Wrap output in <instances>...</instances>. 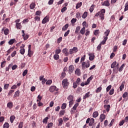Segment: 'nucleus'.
Instances as JSON below:
<instances>
[{
	"label": "nucleus",
	"mask_w": 128,
	"mask_h": 128,
	"mask_svg": "<svg viewBox=\"0 0 128 128\" xmlns=\"http://www.w3.org/2000/svg\"><path fill=\"white\" fill-rule=\"evenodd\" d=\"M7 108H12V102H9L7 104Z\"/></svg>",
	"instance_id": "nucleus-15"
},
{
	"label": "nucleus",
	"mask_w": 128,
	"mask_h": 128,
	"mask_svg": "<svg viewBox=\"0 0 128 128\" xmlns=\"http://www.w3.org/2000/svg\"><path fill=\"white\" fill-rule=\"evenodd\" d=\"M50 17L48 16H46L42 20V24H45L46 22H48Z\"/></svg>",
	"instance_id": "nucleus-4"
},
{
	"label": "nucleus",
	"mask_w": 128,
	"mask_h": 128,
	"mask_svg": "<svg viewBox=\"0 0 128 128\" xmlns=\"http://www.w3.org/2000/svg\"><path fill=\"white\" fill-rule=\"evenodd\" d=\"M110 88H112V85H110L106 88V92H110Z\"/></svg>",
	"instance_id": "nucleus-60"
},
{
	"label": "nucleus",
	"mask_w": 128,
	"mask_h": 128,
	"mask_svg": "<svg viewBox=\"0 0 128 128\" xmlns=\"http://www.w3.org/2000/svg\"><path fill=\"white\" fill-rule=\"evenodd\" d=\"M98 34H100V30H94V36H98Z\"/></svg>",
	"instance_id": "nucleus-32"
},
{
	"label": "nucleus",
	"mask_w": 128,
	"mask_h": 128,
	"mask_svg": "<svg viewBox=\"0 0 128 128\" xmlns=\"http://www.w3.org/2000/svg\"><path fill=\"white\" fill-rule=\"evenodd\" d=\"M82 2L77 3L76 5V8L78 10V8H80V6H82Z\"/></svg>",
	"instance_id": "nucleus-24"
},
{
	"label": "nucleus",
	"mask_w": 128,
	"mask_h": 128,
	"mask_svg": "<svg viewBox=\"0 0 128 128\" xmlns=\"http://www.w3.org/2000/svg\"><path fill=\"white\" fill-rule=\"evenodd\" d=\"M102 6H110V2L108 0L104 1V2L102 3Z\"/></svg>",
	"instance_id": "nucleus-6"
},
{
	"label": "nucleus",
	"mask_w": 128,
	"mask_h": 128,
	"mask_svg": "<svg viewBox=\"0 0 128 128\" xmlns=\"http://www.w3.org/2000/svg\"><path fill=\"white\" fill-rule=\"evenodd\" d=\"M73 88H78V83L74 82L73 83Z\"/></svg>",
	"instance_id": "nucleus-50"
},
{
	"label": "nucleus",
	"mask_w": 128,
	"mask_h": 128,
	"mask_svg": "<svg viewBox=\"0 0 128 128\" xmlns=\"http://www.w3.org/2000/svg\"><path fill=\"white\" fill-rule=\"evenodd\" d=\"M14 40H15L14 39H11L9 40V42H8V44H14Z\"/></svg>",
	"instance_id": "nucleus-33"
},
{
	"label": "nucleus",
	"mask_w": 128,
	"mask_h": 128,
	"mask_svg": "<svg viewBox=\"0 0 128 128\" xmlns=\"http://www.w3.org/2000/svg\"><path fill=\"white\" fill-rule=\"evenodd\" d=\"M127 96H128V92H125L122 95V98H127Z\"/></svg>",
	"instance_id": "nucleus-54"
},
{
	"label": "nucleus",
	"mask_w": 128,
	"mask_h": 128,
	"mask_svg": "<svg viewBox=\"0 0 128 128\" xmlns=\"http://www.w3.org/2000/svg\"><path fill=\"white\" fill-rule=\"evenodd\" d=\"M48 117H46L45 118L44 120H43V122L44 124H48Z\"/></svg>",
	"instance_id": "nucleus-46"
},
{
	"label": "nucleus",
	"mask_w": 128,
	"mask_h": 128,
	"mask_svg": "<svg viewBox=\"0 0 128 128\" xmlns=\"http://www.w3.org/2000/svg\"><path fill=\"white\" fill-rule=\"evenodd\" d=\"M36 8V4L32 2L30 4V10H34Z\"/></svg>",
	"instance_id": "nucleus-26"
},
{
	"label": "nucleus",
	"mask_w": 128,
	"mask_h": 128,
	"mask_svg": "<svg viewBox=\"0 0 128 128\" xmlns=\"http://www.w3.org/2000/svg\"><path fill=\"white\" fill-rule=\"evenodd\" d=\"M104 108L105 110H106V112H109L110 111V105H104Z\"/></svg>",
	"instance_id": "nucleus-13"
},
{
	"label": "nucleus",
	"mask_w": 128,
	"mask_h": 128,
	"mask_svg": "<svg viewBox=\"0 0 128 128\" xmlns=\"http://www.w3.org/2000/svg\"><path fill=\"white\" fill-rule=\"evenodd\" d=\"M92 116L93 118H98V111L94 112Z\"/></svg>",
	"instance_id": "nucleus-17"
},
{
	"label": "nucleus",
	"mask_w": 128,
	"mask_h": 128,
	"mask_svg": "<svg viewBox=\"0 0 128 128\" xmlns=\"http://www.w3.org/2000/svg\"><path fill=\"white\" fill-rule=\"evenodd\" d=\"M14 96V98H16V96H20V90H17L15 92Z\"/></svg>",
	"instance_id": "nucleus-34"
},
{
	"label": "nucleus",
	"mask_w": 128,
	"mask_h": 128,
	"mask_svg": "<svg viewBox=\"0 0 128 128\" xmlns=\"http://www.w3.org/2000/svg\"><path fill=\"white\" fill-rule=\"evenodd\" d=\"M64 76H66V73L64 72H62L61 74L60 78H64Z\"/></svg>",
	"instance_id": "nucleus-59"
},
{
	"label": "nucleus",
	"mask_w": 128,
	"mask_h": 128,
	"mask_svg": "<svg viewBox=\"0 0 128 128\" xmlns=\"http://www.w3.org/2000/svg\"><path fill=\"white\" fill-rule=\"evenodd\" d=\"M116 65V62H114L112 64H111V68H114V66Z\"/></svg>",
	"instance_id": "nucleus-39"
},
{
	"label": "nucleus",
	"mask_w": 128,
	"mask_h": 128,
	"mask_svg": "<svg viewBox=\"0 0 128 128\" xmlns=\"http://www.w3.org/2000/svg\"><path fill=\"white\" fill-rule=\"evenodd\" d=\"M90 60H88L86 62H86H83L82 64V70H86V68H90Z\"/></svg>",
	"instance_id": "nucleus-2"
},
{
	"label": "nucleus",
	"mask_w": 128,
	"mask_h": 128,
	"mask_svg": "<svg viewBox=\"0 0 128 128\" xmlns=\"http://www.w3.org/2000/svg\"><path fill=\"white\" fill-rule=\"evenodd\" d=\"M10 128V124L8 122H5V124L3 125V128Z\"/></svg>",
	"instance_id": "nucleus-29"
},
{
	"label": "nucleus",
	"mask_w": 128,
	"mask_h": 128,
	"mask_svg": "<svg viewBox=\"0 0 128 128\" xmlns=\"http://www.w3.org/2000/svg\"><path fill=\"white\" fill-rule=\"evenodd\" d=\"M14 120H16V117L14 116H12L10 117V122L11 124H12V122H14Z\"/></svg>",
	"instance_id": "nucleus-23"
},
{
	"label": "nucleus",
	"mask_w": 128,
	"mask_h": 128,
	"mask_svg": "<svg viewBox=\"0 0 128 128\" xmlns=\"http://www.w3.org/2000/svg\"><path fill=\"white\" fill-rule=\"evenodd\" d=\"M16 28L20 30V28H22V25L20 24V23L16 24Z\"/></svg>",
	"instance_id": "nucleus-36"
},
{
	"label": "nucleus",
	"mask_w": 128,
	"mask_h": 128,
	"mask_svg": "<svg viewBox=\"0 0 128 128\" xmlns=\"http://www.w3.org/2000/svg\"><path fill=\"white\" fill-rule=\"evenodd\" d=\"M24 126V122H20L18 125V128H22Z\"/></svg>",
	"instance_id": "nucleus-53"
},
{
	"label": "nucleus",
	"mask_w": 128,
	"mask_h": 128,
	"mask_svg": "<svg viewBox=\"0 0 128 128\" xmlns=\"http://www.w3.org/2000/svg\"><path fill=\"white\" fill-rule=\"evenodd\" d=\"M88 56L90 60H94V54H88Z\"/></svg>",
	"instance_id": "nucleus-8"
},
{
	"label": "nucleus",
	"mask_w": 128,
	"mask_h": 128,
	"mask_svg": "<svg viewBox=\"0 0 128 128\" xmlns=\"http://www.w3.org/2000/svg\"><path fill=\"white\" fill-rule=\"evenodd\" d=\"M94 124V118H92L90 120V122H89L88 126H92Z\"/></svg>",
	"instance_id": "nucleus-12"
},
{
	"label": "nucleus",
	"mask_w": 128,
	"mask_h": 128,
	"mask_svg": "<svg viewBox=\"0 0 128 128\" xmlns=\"http://www.w3.org/2000/svg\"><path fill=\"white\" fill-rule=\"evenodd\" d=\"M80 26H78L76 28V30H75L76 34H78V32H80Z\"/></svg>",
	"instance_id": "nucleus-28"
},
{
	"label": "nucleus",
	"mask_w": 128,
	"mask_h": 128,
	"mask_svg": "<svg viewBox=\"0 0 128 128\" xmlns=\"http://www.w3.org/2000/svg\"><path fill=\"white\" fill-rule=\"evenodd\" d=\"M74 66H70L68 68V70H69V74H72V72H74Z\"/></svg>",
	"instance_id": "nucleus-9"
},
{
	"label": "nucleus",
	"mask_w": 128,
	"mask_h": 128,
	"mask_svg": "<svg viewBox=\"0 0 128 128\" xmlns=\"http://www.w3.org/2000/svg\"><path fill=\"white\" fill-rule=\"evenodd\" d=\"M62 52H63V54H64L65 56H68L69 53L68 52V48H65L64 49L62 50Z\"/></svg>",
	"instance_id": "nucleus-10"
},
{
	"label": "nucleus",
	"mask_w": 128,
	"mask_h": 128,
	"mask_svg": "<svg viewBox=\"0 0 128 128\" xmlns=\"http://www.w3.org/2000/svg\"><path fill=\"white\" fill-rule=\"evenodd\" d=\"M88 16V12H84V14H82V18H86Z\"/></svg>",
	"instance_id": "nucleus-37"
},
{
	"label": "nucleus",
	"mask_w": 128,
	"mask_h": 128,
	"mask_svg": "<svg viewBox=\"0 0 128 128\" xmlns=\"http://www.w3.org/2000/svg\"><path fill=\"white\" fill-rule=\"evenodd\" d=\"M2 31L4 32L5 36H8L10 33V30L8 28H2Z\"/></svg>",
	"instance_id": "nucleus-5"
},
{
	"label": "nucleus",
	"mask_w": 128,
	"mask_h": 128,
	"mask_svg": "<svg viewBox=\"0 0 128 128\" xmlns=\"http://www.w3.org/2000/svg\"><path fill=\"white\" fill-rule=\"evenodd\" d=\"M102 90V87H98L96 90V92H100Z\"/></svg>",
	"instance_id": "nucleus-64"
},
{
	"label": "nucleus",
	"mask_w": 128,
	"mask_h": 128,
	"mask_svg": "<svg viewBox=\"0 0 128 128\" xmlns=\"http://www.w3.org/2000/svg\"><path fill=\"white\" fill-rule=\"evenodd\" d=\"M94 4L92 5V6H90V12H94Z\"/></svg>",
	"instance_id": "nucleus-45"
},
{
	"label": "nucleus",
	"mask_w": 128,
	"mask_h": 128,
	"mask_svg": "<svg viewBox=\"0 0 128 128\" xmlns=\"http://www.w3.org/2000/svg\"><path fill=\"white\" fill-rule=\"evenodd\" d=\"M40 14H42V12L38 10L36 12V16H40Z\"/></svg>",
	"instance_id": "nucleus-56"
},
{
	"label": "nucleus",
	"mask_w": 128,
	"mask_h": 128,
	"mask_svg": "<svg viewBox=\"0 0 128 128\" xmlns=\"http://www.w3.org/2000/svg\"><path fill=\"white\" fill-rule=\"evenodd\" d=\"M16 51L14 50V52H12L11 54V56L12 58H14V56H16Z\"/></svg>",
	"instance_id": "nucleus-52"
},
{
	"label": "nucleus",
	"mask_w": 128,
	"mask_h": 128,
	"mask_svg": "<svg viewBox=\"0 0 128 128\" xmlns=\"http://www.w3.org/2000/svg\"><path fill=\"white\" fill-rule=\"evenodd\" d=\"M104 40L100 42V44H104L108 40V37H106V36H104Z\"/></svg>",
	"instance_id": "nucleus-14"
},
{
	"label": "nucleus",
	"mask_w": 128,
	"mask_h": 128,
	"mask_svg": "<svg viewBox=\"0 0 128 128\" xmlns=\"http://www.w3.org/2000/svg\"><path fill=\"white\" fill-rule=\"evenodd\" d=\"M34 20H38L40 22V16H36L34 17Z\"/></svg>",
	"instance_id": "nucleus-51"
},
{
	"label": "nucleus",
	"mask_w": 128,
	"mask_h": 128,
	"mask_svg": "<svg viewBox=\"0 0 128 128\" xmlns=\"http://www.w3.org/2000/svg\"><path fill=\"white\" fill-rule=\"evenodd\" d=\"M14 90H10V92L8 93V96H10L12 94H13L14 92Z\"/></svg>",
	"instance_id": "nucleus-61"
},
{
	"label": "nucleus",
	"mask_w": 128,
	"mask_h": 128,
	"mask_svg": "<svg viewBox=\"0 0 128 128\" xmlns=\"http://www.w3.org/2000/svg\"><path fill=\"white\" fill-rule=\"evenodd\" d=\"M62 84L63 86V88H66V86H68V79L66 78L63 80L62 82Z\"/></svg>",
	"instance_id": "nucleus-3"
},
{
	"label": "nucleus",
	"mask_w": 128,
	"mask_h": 128,
	"mask_svg": "<svg viewBox=\"0 0 128 128\" xmlns=\"http://www.w3.org/2000/svg\"><path fill=\"white\" fill-rule=\"evenodd\" d=\"M84 32H86V27H83L80 31V33L82 34H84Z\"/></svg>",
	"instance_id": "nucleus-21"
},
{
	"label": "nucleus",
	"mask_w": 128,
	"mask_h": 128,
	"mask_svg": "<svg viewBox=\"0 0 128 128\" xmlns=\"http://www.w3.org/2000/svg\"><path fill=\"white\" fill-rule=\"evenodd\" d=\"M110 30H106L104 33V36H105V38H108V34H110Z\"/></svg>",
	"instance_id": "nucleus-11"
},
{
	"label": "nucleus",
	"mask_w": 128,
	"mask_h": 128,
	"mask_svg": "<svg viewBox=\"0 0 128 128\" xmlns=\"http://www.w3.org/2000/svg\"><path fill=\"white\" fill-rule=\"evenodd\" d=\"M99 14H106V10L105 9L101 10L99 12Z\"/></svg>",
	"instance_id": "nucleus-48"
},
{
	"label": "nucleus",
	"mask_w": 128,
	"mask_h": 128,
	"mask_svg": "<svg viewBox=\"0 0 128 128\" xmlns=\"http://www.w3.org/2000/svg\"><path fill=\"white\" fill-rule=\"evenodd\" d=\"M87 98H90V92H88L85 94V96H84V100H86Z\"/></svg>",
	"instance_id": "nucleus-27"
},
{
	"label": "nucleus",
	"mask_w": 128,
	"mask_h": 128,
	"mask_svg": "<svg viewBox=\"0 0 128 128\" xmlns=\"http://www.w3.org/2000/svg\"><path fill=\"white\" fill-rule=\"evenodd\" d=\"M50 92H54L55 94H56L58 92V88H56V86H51L50 88Z\"/></svg>",
	"instance_id": "nucleus-1"
},
{
	"label": "nucleus",
	"mask_w": 128,
	"mask_h": 128,
	"mask_svg": "<svg viewBox=\"0 0 128 128\" xmlns=\"http://www.w3.org/2000/svg\"><path fill=\"white\" fill-rule=\"evenodd\" d=\"M60 52H62V50L58 48V49H56L55 51V53L56 54H60Z\"/></svg>",
	"instance_id": "nucleus-31"
},
{
	"label": "nucleus",
	"mask_w": 128,
	"mask_h": 128,
	"mask_svg": "<svg viewBox=\"0 0 128 128\" xmlns=\"http://www.w3.org/2000/svg\"><path fill=\"white\" fill-rule=\"evenodd\" d=\"M34 54V52L32 51V50H28V56L30 57L31 58L32 56Z\"/></svg>",
	"instance_id": "nucleus-20"
},
{
	"label": "nucleus",
	"mask_w": 128,
	"mask_h": 128,
	"mask_svg": "<svg viewBox=\"0 0 128 128\" xmlns=\"http://www.w3.org/2000/svg\"><path fill=\"white\" fill-rule=\"evenodd\" d=\"M124 64H122L120 67L119 68V72H122V70H124Z\"/></svg>",
	"instance_id": "nucleus-38"
},
{
	"label": "nucleus",
	"mask_w": 128,
	"mask_h": 128,
	"mask_svg": "<svg viewBox=\"0 0 128 128\" xmlns=\"http://www.w3.org/2000/svg\"><path fill=\"white\" fill-rule=\"evenodd\" d=\"M71 22H72V24H75V22H76V18H73L71 20Z\"/></svg>",
	"instance_id": "nucleus-55"
},
{
	"label": "nucleus",
	"mask_w": 128,
	"mask_h": 128,
	"mask_svg": "<svg viewBox=\"0 0 128 128\" xmlns=\"http://www.w3.org/2000/svg\"><path fill=\"white\" fill-rule=\"evenodd\" d=\"M68 100H69V102H72V101L74 100V96H72V95H70L68 97Z\"/></svg>",
	"instance_id": "nucleus-18"
},
{
	"label": "nucleus",
	"mask_w": 128,
	"mask_h": 128,
	"mask_svg": "<svg viewBox=\"0 0 128 128\" xmlns=\"http://www.w3.org/2000/svg\"><path fill=\"white\" fill-rule=\"evenodd\" d=\"M80 82H82V80H80V78H77L76 81V83L78 84H80Z\"/></svg>",
	"instance_id": "nucleus-47"
},
{
	"label": "nucleus",
	"mask_w": 128,
	"mask_h": 128,
	"mask_svg": "<svg viewBox=\"0 0 128 128\" xmlns=\"http://www.w3.org/2000/svg\"><path fill=\"white\" fill-rule=\"evenodd\" d=\"M99 16L100 18V20H104V14H102L101 13H99Z\"/></svg>",
	"instance_id": "nucleus-25"
},
{
	"label": "nucleus",
	"mask_w": 128,
	"mask_h": 128,
	"mask_svg": "<svg viewBox=\"0 0 128 128\" xmlns=\"http://www.w3.org/2000/svg\"><path fill=\"white\" fill-rule=\"evenodd\" d=\"M114 89L112 88V90H110L109 92V94H110V96H112V94H114Z\"/></svg>",
	"instance_id": "nucleus-41"
},
{
	"label": "nucleus",
	"mask_w": 128,
	"mask_h": 128,
	"mask_svg": "<svg viewBox=\"0 0 128 128\" xmlns=\"http://www.w3.org/2000/svg\"><path fill=\"white\" fill-rule=\"evenodd\" d=\"M20 52L21 54H24V52H26V50L24 48H22L20 50Z\"/></svg>",
	"instance_id": "nucleus-35"
},
{
	"label": "nucleus",
	"mask_w": 128,
	"mask_h": 128,
	"mask_svg": "<svg viewBox=\"0 0 128 128\" xmlns=\"http://www.w3.org/2000/svg\"><path fill=\"white\" fill-rule=\"evenodd\" d=\"M62 40V37H60L57 40V44H60Z\"/></svg>",
	"instance_id": "nucleus-43"
},
{
	"label": "nucleus",
	"mask_w": 128,
	"mask_h": 128,
	"mask_svg": "<svg viewBox=\"0 0 128 128\" xmlns=\"http://www.w3.org/2000/svg\"><path fill=\"white\" fill-rule=\"evenodd\" d=\"M58 126H60L62 124V122H64V120H62V118H60L58 120Z\"/></svg>",
	"instance_id": "nucleus-19"
},
{
	"label": "nucleus",
	"mask_w": 128,
	"mask_h": 128,
	"mask_svg": "<svg viewBox=\"0 0 128 128\" xmlns=\"http://www.w3.org/2000/svg\"><path fill=\"white\" fill-rule=\"evenodd\" d=\"M100 120L101 122H102L106 120V115L104 114H102L100 116Z\"/></svg>",
	"instance_id": "nucleus-7"
},
{
	"label": "nucleus",
	"mask_w": 128,
	"mask_h": 128,
	"mask_svg": "<svg viewBox=\"0 0 128 128\" xmlns=\"http://www.w3.org/2000/svg\"><path fill=\"white\" fill-rule=\"evenodd\" d=\"M68 24H67L62 27V30L64 32L65 30H68Z\"/></svg>",
	"instance_id": "nucleus-22"
},
{
	"label": "nucleus",
	"mask_w": 128,
	"mask_h": 128,
	"mask_svg": "<svg viewBox=\"0 0 128 128\" xmlns=\"http://www.w3.org/2000/svg\"><path fill=\"white\" fill-rule=\"evenodd\" d=\"M126 10H128V2L125 4L124 11L126 12Z\"/></svg>",
	"instance_id": "nucleus-49"
},
{
	"label": "nucleus",
	"mask_w": 128,
	"mask_h": 128,
	"mask_svg": "<svg viewBox=\"0 0 128 128\" xmlns=\"http://www.w3.org/2000/svg\"><path fill=\"white\" fill-rule=\"evenodd\" d=\"M67 8L66 7L64 6V7L62 10H61V12H64L65 10H66Z\"/></svg>",
	"instance_id": "nucleus-63"
},
{
	"label": "nucleus",
	"mask_w": 128,
	"mask_h": 128,
	"mask_svg": "<svg viewBox=\"0 0 128 128\" xmlns=\"http://www.w3.org/2000/svg\"><path fill=\"white\" fill-rule=\"evenodd\" d=\"M75 74L77 76H80V70L77 68L75 71Z\"/></svg>",
	"instance_id": "nucleus-16"
},
{
	"label": "nucleus",
	"mask_w": 128,
	"mask_h": 128,
	"mask_svg": "<svg viewBox=\"0 0 128 128\" xmlns=\"http://www.w3.org/2000/svg\"><path fill=\"white\" fill-rule=\"evenodd\" d=\"M78 103H76L73 106L72 110H76V108H78Z\"/></svg>",
	"instance_id": "nucleus-42"
},
{
	"label": "nucleus",
	"mask_w": 128,
	"mask_h": 128,
	"mask_svg": "<svg viewBox=\"0 0 128 128\" xmlns=\"http://www.w3.org/2000/svg\"><path fill=\"white\" fill-rule=\"evenodd\" d=\"M66 108V104L64 103L61 106V108L62 110H64Z\"/></svg>",
	"instance_id": "nucleus-40"
},
{
	"label": "nucleus",
	"mask_w": 128,
	"mask_h": 128,
	"mask_svg": "<svg viewBox=\"0 0 128 128\" xmlns=\"http://www.w3.org/2000/svg\"><path fill=\"white\" fill-rule=\"evenodd\" d=\"M6 66V61H4L1 63V68H4V66Z\"/></svg>",
	"instance_id": "nucleus-58"
},
{
	"label": "nucleus",
	"mask_w": 128,
	"mask_h": 128,
	"mask_svg": "<svg viewBox=\"0 0 128 128\" xmlns=\"http://www.w3.org/2000/svg\"><path fill=\"white\" fill-rule=\"evenodd\" d=\"M54 60H58V58H60V56H58V54H55L54 56Z\"/></svg>",
	"instance_id": "nucleus-30"
},
{
	"label": "nucleus",
	"mask_w": 128,
	"mask_h": 128,
	"mask_svg": "<svg viewBox=\"0 0 128 128\" xmlns=\"http://www.w3.org/2000/svg\"><path fill=\"white\" fill-rule=\"evenodd\" d=\"M74 104V100L72 101H70L69 102V106L70 108H72V106Z\"/></svg>",
	"instance_id": "nucleus-57"
},
{
	"label": "nucleus",
	"mask_w": 128,
	"mask_h": 128,
	"mask_svg": "<svg viewBox=\"0 0 128 128\" xmlns=\"http://www.w3.org/2000/svg\"><path fill=\"white\" fill-rule=\"evenodd\" d=\"M28 74V70H25L22 73V76H26V74Z\"/></svg>",
	"instance_id": "nucleus-44"
},
{
	"label": "nucleus",
	"mask_w": 128,
	"mask_h": 128,
	"mask_svg": "<svg viewBox=\"0 0 128 128\" xmlns=\"http://www.w3.org/2000/svg\"><path fill=\"white\" fill-rule=\"evenodd\" d=\"M64 112H65L64 110H60V116H64Z\"/></svg>",
	"instance_id": "nucleus-62"
}]
</instances>
